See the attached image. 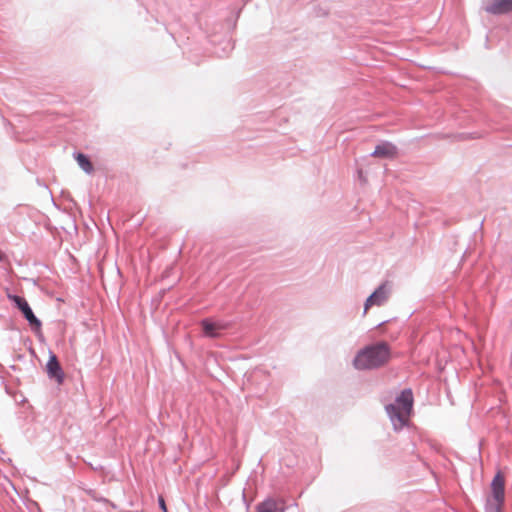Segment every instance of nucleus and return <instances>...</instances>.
I'll return each mask as SVG.
<instances>
[{
  "label": "nucleus",
  "mask_w": 512,
  "mask_h": 512,
  "mask_svg": "<svg viewBox=\"0 0 512 512\" xmlns=\"http://www.w3.org/2000/svg\"><path fill=\"white\" fill-rule=\"evenodd\" d=\"M204 334L208 337H217L220 331L225 330L227 325L222 322H213L209 319H204L201 322Z\"/></svg>",
  "instance_id": "nucleus-9"
},
{
  "label": "nucleus",
  "mask_w": 512,
  "mask_h": 512,
  "mask_svg": "<svg viewBox=\"0 0 512 512\" xmlns=\"http://www.w3.org/2000/svg\"><path fill=\"white\" fill-rule=\"evenodd\" d=\"M159 505L164 512H167V507L163 497H159Z\"/></svg>",
  "instance_id": "nucleus-12"
},
{
  "label": "nucleus",
  "mask_w": 512,
  "mask_h": 512,
  "mask_svg": "<svg viewBox=\"0 0 512 512\" xmlns=\"http://www.w3.org/2000/svg\"><path fill=\"white\" fill-rule=\"evenodd\" d=\"M413 407V395L411 390H404L397 397L394 404L386 407L391 421L396 429L402 428L408 421Z\"/></svg>",
  "instance_id": "nucleus-2"
},
{
  "label": "nucleus",
  "mask_w": 512,
  "mask_h": 512,
  "mask_svg": "<svg viewBox=\"0 0 512 512\" xmlns=\"http://www.w3.org/2000/svg\"><path fill=\"white\" fill-rule=\"evenodd\" d=\"M390 359V348L385 342H378L360 350L354 366L359 370L375 369L385 365Z\"/></svg>",
  "instance_id": "nucleus-1"
},
{
  "label": "nucleus",
  "mask_w": 512,
  "mask_h": 512,
  "mask_svg": "<svg viewBox=\"0 0 512 512\" xmlns=\"http://www.w3.org/2000/svg\"><path fill=\"white\" fill-rule=\"evenodd\" d=\"M10 298L14 301V303L17 305V307L21 310L24 317L27 319V321L30 323L31 326L40 329L41 322L36 318L33 311L31 310L29 304L27 301L17 295L10 296Z\"/></svg>",
  "instance_id": "nucleus-4"
},
{
  "label": "nucleus",
  "mask_w": 512,
  "mask_h": 512,
  "mask_svg": "<svg viewBox=\"0 0 512 512\" xmlns=\"http://www.w3.org/2000/svg\"><path fill=\"white\" fill-rule=\"evenodd\" d=\"M78 165L88 174L93 172V165L88 157L82 153H78L75 156Z\"/></svg>",
  "instance_id": "nucleus-10"
},
{
  "label": "nucleus",
  "mask_w": 512,
  "mask_h": 512,
  "mask_svg": "<svg viewBox=\"0 0 512 512\" xmlns=\"http://www.w3.org/2000/svg\"><path fill=\"white\" fill-rule=\"evenodd\" d=\"M388 299V291L386 289V285L383 284L381 285L378 289H376L374 291L373 294H371L366 302H365V306H364V314L367 313L368 309L373 306V305H377V306H380L382 305L386 300Z\"/></svg>",
  "instance_id": "nucleus-5"
},
{
  "label": "nucleus",
  "mask_w": 512,
  "mask_h": 512,
  "mask_svg": "<svg viewBox=\"0 0 512 512\" xmlns=\"http://www.w3.org/2000/svg\"><path fill=\"white\" fill-rule=\"evenodd\" d=\"M372 156L375 158L393 159L397 156V148L390 142H383L375 147Z\"/></svg>",
  "instance_id": "nucleus-8"
},
{
  "label": "nucleus",
  "mask_w": 512,
  "mask_h": 512,
  "mask_svg": "<svg viewBox=\"0 0 512 512\" xmlns=\"http://www.w3.org/2000/svg\"><path fill=\"white\" fill-rule=\"evenodd\" d=\"M4 259V255L0 252V262Z\"/></svg>",
  "instance_id": "nucleus-13"
},
{
  "label": "nucleus",
  "mask_w": 512,
  "mask_h": 512,
  "mask_svg": "<svg viewBox=\"0 0 512 512\" xmlns=\"http://www.w3.org/2000/svg\"><path fill=\"white\" fill-rule=\"evenodd\" d=\"M491 494V510L492 512H500L505 499V478L501 472H498L492 480Z\"/></svg>",
  "instance_id": "nucleus-3"
},
{
  "label": "nucleus",
  "mask_w": 512,
  "mask_h": 512,
  "mask_svg": "<svg viewBox=\"0 0 512 512\" xmlns=\"http://www.w3.org/2000/svg\"><path fill=\"white\" fill-rule=\"evenodd\" d=\"M47 373L49 377L54 378L58 384H62L64 381V373L60 366L57 357L52 354L46 365Z\"/></svg>",
  "instance_id": "nucleus-6"
},
{
  "label": "nucleus",
  "mask_w": 512,
  "mask_h": 512,
  "mask_svg": "<svg viewBox=\"0 0 512 512\" xmlns=\"http://www.w3.org/2000/svg\"><path fill=\"white\" fill-rule=\"evenodd\" d=\"M256 512H278L277 502L273 499L266 500L257 506Z\"/></svg>",
  "instance_id": "nucleus-11"
},
{
  "label": "nucleus",
  "mask_w": 512,
  "mask_h": 512,
  "mask_svg": "<svg viewBox=\"0 0 512 512\" xmlns=\"http://www.w3.org/2000/svg\"><path fill=\"white\" fill-rule=\"evenodd\" d=\"M490 14H506L512 11V0H493L485 7Z\"/></svg>",
  "instance_id": "nucleus-7"
}]
</instances>
